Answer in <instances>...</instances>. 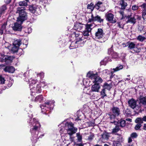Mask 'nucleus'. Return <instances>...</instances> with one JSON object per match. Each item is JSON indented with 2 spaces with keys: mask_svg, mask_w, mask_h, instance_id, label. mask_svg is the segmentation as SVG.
Listing matches in <instances>:
<instances>
[{
  "mask_svg": "<svg viewBox=\"0 0 146 146\" xmlns=\"http://www.w3.org/2000/svg\"><path fill=\"white\" fill-rule=\"evenodd\" d=\"M137 39L140 42H143L146 39V38L142 35H139L137 37Z\"/></svg>",
  "mask_w": 146,
  "mask_h": 146,
  "instance_id": "nucleus-27",
  "label": "nucleus"
},
{
  "mask_svg": "<svg viewBox=\"0 0 146 146\" xmlns=\"http://www.w3.org/2000/svg\"><path fill=\"white\" fill-rule=\"evenodd\" d=\"M141 7L143 8H145L146 7V4L145 3H143L141 6Z\"/></svg>",
  "mask_w": 146,
  "mask_h": 146,
  "instance_id": "nucleus-57",
  "label": "nucleus"
},
{
  "mask_svg": "<svg viewBox=\"0 0 146 146\" xmlns=\"http://www.w3.org/2000/svg\"><path fill=\"white\" fill-rule=\"evenodd\" d=\"M141 126V124H137L135 127V129L136 130H138L139 129Z\"/></svg>",
  "mask_w": 146,
  "mask_h": 146,
  "instance_id": "nucleus-44",
  "label": "nucleus"
},
{
  "mask_svg": "<svg viewBox=\"0 0 146 146\" xmlns=\"http://www.w3.org/2000/svg\"><path fill=\"white\" fill-rule=\"evenodd\" d=\"M94 135L93 134H91L90 135L88 138V140L89 141L92 140L94 137Z\"/></svg>",
  "mask_w": 146,
  "mask_h": 146,
  "instance_id": "nucleus-47",
  "label": "nucleus"
},
{
  "mask_svg": "<svg viewBox=\"0 0 146 146\" xmlns=\"http://www.w3.org/2000/svg\"><path fill=\"white\" fill-rule=\"evenodd\" d=\"M135 44L133 42L130 43L129 45L128 48L130 49L134 48H135Z\"/></svg>",
  "mask_w": 146,
  "mask_h": 146,
  "instance_id": "nucleus-32",
  "label": "nucleus"
},
{
  "mask_svg": "<svg viewBox=\"0 0 146 146\" xmlns=\"http://www.w3.org/2000/svg\"><path fill=\"white\" fill-rule=\"evenodd\" d=\"M128 103L129 106L133 109L135 108L137 110H141V106H139V105H137L136 101L133 99H132L129 100Z\"/></svg>",
  "mask_w": 146,
  "mask_h": 146,
  "instance_id": "nucleus-9",
  "label": "nucleus"
},
{
  "mask_svg": "<svg viewBox=\"0 0 146 146\" xmlns=\"http://www.w3.org/2000/svg\"><path fill=\"white\" fill-rule=\"evenodd\" d=\"M6 23H5L2 26L1 29L3 30H5L6 28Z\"/></svg>",
  "mask_w": 146,
  "mask_h": 146,
  "instance_id": "nucleus-51",
  "label": "nucleus"
},
{
  "mask_svg": "<svg viewBox=\"0 0 146 146\" xmlns=\"http://www.w3.org/2000/svg\"><path fill=\"white\" fill-rule=\"evenodd\" d=\"M11 0H5V2L7 4L11 2Z\"/></svg>",
  "mask_w": 146,
  "mask_h": 146,
  "instance_id": "nucleus-58",
  "label": "nucleus"
},
{
  "mask_svg": "<svg viewBox=\"0 0 146 146\" xmlns=\"http://www.w3.org/2000/svg\"><path fill=\"white\" fill-rule=\"evenodd\" d=\"M12 28L15 31H21L22 27L20 24L16 23H15L14 25L13 26Z\"/></svg>",
  "mask_w": 146,
  "mask_h": 146,
  "instance_id": "nucleus-17",
  "label": "nucleus"
},
{
  "mask_svg": "<svg viewBox=\"0 0 146 146\" xmlns=\"http://www.w3.org/2000/svg\"><path fill=\"white\" fill-rule=\"evenodd\" d=\"M73 125V124L72 122H67L65 124V126H67L68 127L67 133L70 135L75 133L77 131V128L74 127Z\"/></svg>",
  "mask_w": 146,
  "mask_h": 146,
  "instance_id": "nucleus-5",
  "label": "nucleus"
},
{
  "mask_svg": "<svg viewBox=\"0 0 146 146\" xmlns=\"http://www.w3.org/2000/svg\"><path fill=\"white\" fill-rule=\"evenodd\" d=\"M29 10L32 13L37 15L40 13V9L39 7L36 5H30L29 7Z\"/></svg>",
  "mask_w": 146,
  "mask_h": 146,
  "instance_id": "nucleus-7",
  "label": "nucleus"
},
{
  "mask_svg": "<svg viewBox=\"0 0 146 146\" xmlns=\"http://www.w3.org/2000/svg\"><path fill=\"white\" fill-rule=\"evenodd\" d=\"M87 77L94 80L93 82L95 84H98L101 83L102 81L101 78L92 71L89 72L87 74Z\"/></svg>",
  "mask_w": 146,
  "mask_h": 146,
  "instance_id": "nucleus-4",
  "label": "nucleus"
},
{
  "mask_svg": "<svg viewBox=\"0 0 146 146\" xmlns=\"http://www.w3.org/2000/svg\"><path fill=\"white\" fill-rule=\"evenodd\" d=\"M118 27H119V28H123V26H122L121 25L120 23H118Z\"/></svg>",
  "mask_w": 146,
  "mask_h": 146,
  "instance_id": "nucleus-59",
  "label": "nucleus"
},
{
  "mask_svg": "<svg viewBox=\"0 0 146 146\" xmlns=\"http://www.w3.org/2000/svg\"><path fill=\"white\" fill-rule=\"evenodd\" d=\"M134 49V51L136 52H139L140 51L141 49L140 48H138L137 47H135Z\"/></svg>",
  "mask_w": 146,
  "mask_h": 146,
  "instance_id": "nucleus-49",
  "label": "nucleus"
},
{
  "mask_svg": "<svg viewBox=\"0 0 146 146\" xmlns=\"http://www.w3.org/2000/svg\"><path fill=\"white\" fill-rule=\"evenodd\" d=\"M43 98L41 95H39L36 97L34 101L36 102H41L43 100Z\"/></svg>",
  "mask_w": 146,
  "mask_h": 146,
  "instance_id": "nucleus-23",
  "label": "nucleus"
},
{
  "mask_svg": "<svg viewBox=\"0 0 146 146\" xmlns=\"http://www.w3.org/2000/svg\"><path fill=\"white\" fill-rule=\"evenodd\" d=\"M76 43V42H72L71 44H70V47H72L70 48V49H73L74 48H76V46L74 44H75V43Z\"/></svg>",
  "mask_w": 146,
  "mask_h": 146,
  "instance_id": "nucleus-46",
  "label": "nucleus"
},
{
  "mask_svg": "<svg viewBox=\"0 0 146 146\" xmlns=\"http://www.w3.org/2000/svg\"><path fill=\"white\" fill-rule=\"evenodd\" d=\"M95 7H96V9H99V8H100V6L98 4H96L95 5Z\"/></svg>",
  "mask_w": 146,
  "mask_h": 146,
  "instance_id": "nucleus-61",
  "label": "nucleus"
},
{
  "mask_svg": "<svg viewBox=\"0 0 146 146\" xmlns=\"http://www.w3.org/2000/svg\"><path fill=\"white\" fill-rule=\"evenodd\" d=\"M5 81L4 78L2 76L0 75V84H4Z\"/></svg>",
  "mask_w": 146,
  "mask_h": 146,
  "instance_id": "nucleus-33",
  "label": "nucleus"
},
{
  "mask_svg": "<svg viewBox=\"0 0 146 146\" xmlns=\"http://www.w3.org/2000/svg\"><path fill=\"white\" fill-rule=\"evenodd\" d=\"M112 111L113 115L110 116L111 119L115 117V116H118L120 113V110L119 108L117 107H113L112 108Z\"/></svg>",
  "mask_w": 146,
  "mask_h": 146,
  "instance_id": "nucleus-14",
  "label": "nucleus"
},
{
  "mask_svg": "<svg viewBox=\"0 0 146 146\" xmlns=\"http://www.w3.org/2000/svg\"><path fill=\"white\" fill-rule=\"evenodd\" d=\"M126 120L127 121H128L129 122H131L132 121V119L130 118H127L126 119Z\"/></svg>",
  "mask_w": 146,
  "mask_h": 146,
  "instance_id": "nucleus-63",
  "label": "nucleus"
},
{
  "mask_svg": "<svg viewBox=\"0 0 146 146\" xmlns=\"http://www.w3.org/2000/svg\"><path fill=\"white\" fill-rule=\"evenodd\" d=\"M6 72L10 73H13L15 71V68L12 66H7L3 69Z\"/></svg>",
  "mask_w": 146,
  "mask_h": 146,
  "instance_id": "nucleus-16",
  "label": "nucleus"
},
{
  "mask_svg": "<svg viewBox=\"0 0 146 146\" xmlns=\"http://www.w3.org/2000/svg\"><path fill=\"white\" fill-rule=\"evenodd\" d=\"M29 115H28L30 117L29 119L28 120V122L29 123L31 126L30 131L33 136L36 138L35 140L38 138V130L41 127L40 123L36 119L34 118L32 119L33 117L32 114L31 112L29 113Z\"/></svg>",
  "mask_w": 146,
  "mask_h": 146,
  "instance_id": "nucleus-1",
  "label": "nucleus"
},
{
  "mask_svg": "<svg viewBox=\"0 0 146 146\" xmlns=\"http://www.w3.org/2000/svg\"><path fill=\"white\" fill-rule=\"evenodd\" d=\"M111 11L108 12L105 15V17L106 20L109 22L114 23L116 22V20L114 18V15L110 12Z\"/></svg>",
  "mask_w": 146,
  "mask_h": 146,
  "instance_id": "nucleus-6",
  "label": "nucleus"
},
{
  "mask_svg": "<svg viewBox=\"0 0 146 146\" xmlns=\"http://www.w3.org/2000/svg\"><path fill=\"white\" fill-rule=\"evenodd\" d=\"M119 13L120 14L122 15V19H123V17H125L124 15V12L122 11H120L119 12Z\"/></svg>",
  "mask_w": 146,
  "mask_h": 146,
  "instance_id": "nucleus-53",
  "label": "nucleus"
},
{
  "mask_svg": "<svg viewBox=\"0 0 146 146\" xmlns=\"http://www.w3.org/2000/svg\"><path fill=\"white\" fill-rule=\"evenodd\" d=\"M25 7H18L17 9V13L19 14V16L17 18V21L22 23L27 18L26 13L25 11Z\"/></svg>",
  "mask_w": 146,
  "mask_h": 146,
  "instance_id": "nucleus-2",
  "label": "nucleus"
},
{
  "mask_svg": "<svg viewBox=\"0 0 146 146\" xmlns=\"http://www.w3.org/2000/svg\"><path fill=\"white\" fill-rule=\"evenodd\" d=\"M103 87L105 89H106L108 90H110L111 88V85L108 84L107 83H105Z\"/></svg>",
  "mask_w": 146,
  "mask_h": 146,
  "instance_id": "nucleus-28",
  "label": "nucleus"
},
{
  "mask_svg": "<svg viewBox=\"0 0 146 146\" xmlns=\"http://www.w3.org/2000/svg\"><path fill=\"white\" fill-rule=\"evenodd\" d=\"M25 31L26 33H29L32 31V29L30 27H27L25 29Z\"/></svg>",
  "mask_w": 146,
  "mask_h": 146,
  "instance_id": "nucleus-38",
  "label": "nucleus"
},
{
  "mask_svg": "<svg viewBox=\"0 0 146 146\" xmlns=\"http://www.w3.org/2000/svg\"><path fill=\"white\" fill-rule=\"evenodd\" d=\"M142 105H146V97H143L139 99V106H141V108Z\"/></svg>",
  "mask_w": 146,
  "mask_h": 146,
  "instance_id": "nucleus-22",
  "label": "nucleus"
},
{
  "mask_svg": "<svg viewBox=\"0 0 146 146\" xmlns=\"http://www.w3.org/2000/svg\"><path fill=\"white\" fill-rule=\"evenodd\" d=\"M118 138H119V139H118V141H122V137L121 136H119V137H118Z\"/></svg>",
  "mask_w": 146,
  "mask_h": 146,
  "instance_id": "nucleus-56",
  "label": "nucleus"
},
{
  "mask_svg": "<svg viewBox=\"0 0 146 146\" xmlns=\"http://www.w3.org/2000/svg\"><path fill=\"white\" fill-rule=\"evenodd\" d=\"M95 26L94 23L87 24L86 25L85 31L84 33V36H88L89 33H90L92 29Z\"/></svg>",
  "mask_w": 146,
  "mask_h": 146,
  "instance_id": "nucleus-8",
  "label": "nucleus"
},
{
  "mask_svg": "<svg viewBox=\"0 0 146 146\" xmlns=\"http://www.w3.org/2000/svg\"><path fill=\"white\" fill-rule=\"evenodd\" d=\"M37 81L35 80H32L31 79L29 80V88L31 89V88H33V85H34L36 83Z\"/></svg>",
  "mask_w": 146,
  "mask_h": 146,
  "instance_id": "nucleus-26",
  "label": "nucleus"
},
{
  "mask_svg": "<svg viewBox=\"0 0 146 146\" xmlns=\"http://www.w3.org/2000/svg\"><path fill=\"white\" fill-rule=\"evenodd\" d=\"M41 85H43V87H44L46 86H47V84L45 82L42 81V82H41V83L40 84Z\"/></svg>",
  "mask_w": 146,
  "mask_h": 146,
  "instance_id": "nucleus-50",
  "label": "nucleus"
},
{
  "mask_svg": "<svg viewBox=\"0 0 146 146\" xmlns=\"http://www.w3.org/2000/svg\"><path fill=\"white\" fill-rule=\"evenodd\" d=\"M95 38L96 39H100L102 38L104 35L103 30L102 29L99 28L98 29L97 31L95 34Z\"/></svg>",
  "mask_w": 146,
  "mask_h": 146,
  "instance_id": "nucleus-13",
  "label": "nucleus"
},
{
  "mask_svg": "<svg viewBox=\"0 0 146 146\" xmlns=\"http://www.w3.org/2000/svg\"><path fill=\"white\" fill-rule=\"evenodd\" d=\"M38 75H40L41 77V78H43L44 77V74L43 72H41Z\"/></svg>",
  "mask_w": 146,
  "mask_h": 146,
  "instance_id": "nucleus-54",
  "label": "nucleus"
},
{
  "mask_svg": "<svg viewBox=\"0 0 146 146\" xmlns=\"http://www.w3.org/2000/svg\"><path fill=\"white\" fill-rule=\"evenodd\" d=\"M112 54L113 57L115 59L117 58H119L118 54L116 52H114Z\"/></svg>",
  "mask_w": 146,
  "mask_h": 146,
  "instance_id": "nucleus-45",
  "label": "nucleus"
},
{
  "mask_svg": "<svg viewBox=\"0 0 146 146\" xmlns=\"http://www.w3.org/2000/svg\"><path fill=\"white\" fill-rule=\"evenodd\" d=\"M138 135L136 133H133L131 134L130 137L133 138H136Z\"/></svg>",
  "mask_w": 146,
  "mask_h": 146,
  "instance_id": "nucleus-43",
  "label": "nucleus"
},
{
  "mask_svg": "<svg viewBox=\"0 0 146 146\" xmlns=\"http://www.w3.org/2000/svg\"><path fill=\"white\" fill-rule=\"evenodd\" d=\"M102 136L103 139H108L109 137L108 133L106 132L104 133L102 135Z\"/></svg>",
  "mask_w": 146,
  "mask_h": 146,
  "instance_id": "nucleus-35",
  "label": "nucleus"
},
{
  "mask_svg": "<svg viewBox=\"0 0 146 146\" xmlns=\"http://www.w3.org/2000/svg\"><path fill=\"white\" fill-rule=\"evenodd\" d=\"M125 113L127 114L128 115L130 113V112L129 109H127L125 111Z\"/></svg>",
  "mask_w": 146,
  "mask_h": 146,
  "instance_id": "nucleus-55",
  "label": "nucleus"
},
{
  "mask_svg": "<svg viewBox=\"0 0 146 146\" xmlns=\"http://www.w3.org/2000/svg\"><path fill=\"white\" fill-rule=\"evenodd\" d=\"M100 88V86L99 84H95L92 86L91 90L92 91L98 92Z\"/></svg>",
  "mask_w": 146,
  "mask_h": 146,
  "instance_id": "nucleus-19",
  "label": "nucleus"
},
{
  "mask_svg": "<svg viewBox=\"0 0 146 146\" xmlns=\"http://www.w3.org/2000/svg\"><path fill=\"white\" fill-rule=\"evenodd\" d=\"M123 68V66L122 65H120L119 66L115 68H113V70L114 72H116L122 69Z\"/></svg>",
  "mask_w": 146,
  "mask_h": 146,
  "instance_id": "nucleus-34",
  "label": "nucleus"
},
{
  "mask_svg": "<svg viewBox=\"0 0 146 146\" xmlns=\"http://www.w3.org/2000/svg\"><path fill=\"white\" fill-rule=\"evenodd\" d=\"M1 61L5 62L7 64L11 63L13 59L12 57L4 55H2L1 57Z\"/></svg>",
  "mask_w": 146,
  "mask_h": 146,
  "instance_id": "nucleus-11",
  "label": "nucleus"
},
{
  "mask_svg": "<svg viewBox=\"0 0 146 146\" xmlns=\"http://www.w3.org/2000/svg\"><path fill=\"white\" fill-rule=\"evenodd\" d=\"M125 17L128 19V20L126 21L127 23H130L134 24L136 22V20L134 17H131L129 16H125Z\"/></svg>",
  "mask_w": 146,
  "mask_h": 146,
  "instance_id": "nucleus-18",
  "label": "nucleus"
},
{
  "mask_svg": "<svg viewBox=\"0 0 146 146\" xmlns=\"http://www.w3.org/2000/svg\"><path fill=\"white\" fill-rule=\"evenodd\" d=\"M135 122L136 123L141 124L143 123V121L142 119L140 117L137 118L135 120Z\"/></svg>",
  "mask_w": 146,
  "mask_h": 146,
  "instance_id": "nucleus-30",
  "label": "nucleus"
},
{
  "mask_svg": "<svg viewBox=\"0 0 146 146\" xmlns=\"http://www.w3.org/2000/svg\"><path fill=\"white\" fill-rule=\"evenodd\" d=\"M83 27L82 24L80 23H77L74 24L73 28L75 30H78L79 31V30L82 29Z\"/></svg>",
  "mask_w": 146,
  "mask_h": 146,
  "instance_id": "nucleus-21",
  "label": "nucleus"
},
{
  "mask_svg": "<svg viewBox=\"0 0 146 146\" xmlns=\"http://www.w3.org/2000/svg\"><path fill=\"white\" fill-rule=\"evenodd\" d=\"M138 7L135 5H134L132 7V9L133 10H136L138 9Z\"/></svg>",
  "mask_w": 146,
  "mask_h": 146,
  "instance_id": "nucleus-52",
  "label": "nucleus"
},
{
  "mask_svg": "<svg viewBox=\"0 0 146 146\" xmlns=\"http://www.w3.org/2000/svg\"><path fill=\"white\" fill-rule=\"evenodd\" d=\"M21 44V42L20 39L14 40V41L13 42V45L16 46L17 47H19Z\"/></svg>",
  "mask_w": 146,
  "mask_h": 146,
  "instance_id": "nucleus-24",
  "label": "nucleus"
},
{
  "mask_svg": "<svg viewBox=\"0 0 146 146\" xmlns=\"http://www.w3.org/2000/svg\"><path fill=\"white\" fill-rule=\"evenodd\" d=\"M55 102L53 100L46 102L43 105L40 106L42 112L43 113L47 114L49 110H52L54 106Z\"/></svg>",
  "mask_w": 146,
  "mask_h": 146,
  "instance_id": "nucleus-3",
  "label": "nucleus"
},
{
  "mask_svg": "<svg viewBox=\"0 0 146 146\" xmlns=\"http://www.w3.org/2000/svg\"><path fill=\"white\" fill-rule=\"evenodd\" d=\"M142 17L143 19L146 21V10H144L143 11L142 13Z\"/></svg>",
  "mask_w": 146,
  "mask_h": 146,
  "instance_id": "nucleus-41",
  "label": "nucleus"
},
{
  "mask_svg": "<svg viewBox=\"0 0 146 146\" xmlns=\"http://www.w3.org/2000/svg\"><path fill=\"white\" fill-rule=\"evenodd\" d=\"M59 130V132L60 133V135H61V137H62L63 136V133L64 130V122L62 121L61 123H60L58 125Z\"/></svg>",
  "mask_w": 146,
  "mask_h": 146,
  "instance_id": "nucleus-20",
  "label": "nucleus"
},
{
  "mask_svg": "<svg viewBox=\"0 0 146 146\" xmlns=\"http://www.w3.org/2000/svg\"><path fill=\"white\" fill-rule=\"evenodd\" d=\"M87 8L89 9H90L92 11L94 9V4L92 3H91L90 4H88Z\"/></svg>",
  "mask_w": 146,
  "mask_h": 146,
  "instance_id": "nucleus-37",
  "label": "nucleus"
},
{
  "mask_svg": "<svg viewBox=\"0 0 146 146\" xmlns=\"http://www.w3.org/2000/svg\"><path fill=\"white\" fill-rule=\"evenodd\" d=\"M119 3L121 6V8L122 9H125L127 5V3L123 0H121L119 2Z\"/></svg>",
  "mask_w": 146,
  "mask_h": 146,
  "instance_id": "nucleus-25",
  "label": "nucleus"
},
{
  "mask_svg": "<svg viewBox=\"0 0 146 146\" xmlns=\"http://www.w3.org/2000/svg\"><path fill=\"white\" fill-rule=\"evenodd\" d=\"M89 15L91 17V18L89 19L88 20V23L91 22L93 21H97L100 22H103V20L98 15L94 17L92 13L90 14Z\"/></svg>",
  "mask_w": 146,
  "mask_h": 146,
  "instance_id": "nucleus-10",
  "label": "nucleus"
},
{
  "mask_svg": "<svg viewBox=\"0 0 146 146\" xmlns=\"http://www.w3.org/2000/svg\"><path fill=\"white\" fill-rule=\"evenodd\" d=\"M76 135L78 140L79 141H80L82 140V136L80 135L78 133H77Z\"/></svg>",
  "mask_w": 146,
  "mask_h": 146,
  "instance_id": "nucleus-48",
  "label": "nucleus"
},
{
  "mask_svg": "<svg viewBox=\"0 0 146 146\" xmlns=\"http://www.w3.org/2000/svg\"><path fill=\"white\" fill-rule=\"evenodd\" d=\"M12 47V50L14 52H16L17 51L18 48L19 47H17L16 46H15L14 45Z\"/></svg>",
  "mask_w": 146,
  "mask_h": 146,
  "instance_id": "nucleus-42",
  "label": "nucleus"
},
{
  "mask_svg": "<svg viewBox=\"0 0 146 146\" xmlns=\"http://www.w3.org/2000/svg\"><path fill=\"white\" fill-rule=\"evenodd\" d=\"M119 129L120 128L119 126H116L113 129L112 132L113 133H116L118 131Z\"/></svg>",
  "mask_w": 146,
  "mask_h": 146,
  "instance_id": "nucleus-39",
  "label": "nucleus"
},
{
  "mask_svg": "<svg viewBox=\"0 0 146 146\" xmlns=\"http://www.w3.org/2000/svg\"><path fill=\"white\" fill-rule=\"evenodd\" d=\"M41 85L40 84H37L36 88L33 87V88H31L30 90H31V95H33V93H39L41 92L42 90L41 89Z\"/></svg>",
  "mask_w": 146,
  "mask_h": 146,
  "instance_id": "nucleus-12",
  "label": "nucleus"
},
{
  "mask_svg": "<svg viewBox=\"0 0 146 146\" xmlns=\"http://www.w3.org/2000/svg\"><path fill=\"white\" fill-rule=\"evenodd\" d=\"M113 146H121V145L119 141H116L113 142Z\"/></svg>",
  "mask_w": 146,
  "mask_h": 146,
  "instance_id": "nucleus-40",
  "label": "nucleus"
},
{
  "mask_svg": "<svg viewBox=\"0 0 146 146\" xmlns=\"http://www.w3.org/2000/svg\"><path fill=\"white\" fill-rule=\"evenodd\" d=\"M74 33L75 35V37L76 38V43L82 40V33L78 31H76V32Z\"/></svg>",
  "mask_w": 146,
  "mask_h": 146,
  "instance_id": "nucleus-15",
  "label": "nucleus"
},
{
  "mask_svg": "<svg viewBox=\"0 0 146 146\" xmlns=\"http://www.w3.org/2000/svg\"><path fill=\"white\" fill-rule=\"evenodd\" d=\"M143 121H146V116H144L142 119Z\"/></svg>",
  "mask_w": 146,
  "mask_h": 146,
  "instance_id": "nucleus-62",
  "label": "nucleus"
},
{
  "mask_svg": "<svg viewBox=\"0 0 146 146\" xmlns=\"http://www.w3.org/2000/svg\"><path fill=\"white\" fill-rule=\"evenodd\" d=\"M143 129L146 130V123L144 124V125Z\"/></svg>",
  "mask_w": 146,
  "mask_h": 146,
  "instance_id": "nucleus-64",
  "label": "nucleus"
},
{
  "mask_svg": "<svg viewBox=\"0 0 146 146\" xmlns=\"http://www.w3.org/2000/svg\"><path fill=\"white\" fill-rule=\"evenodd\" d=\"M27 1H23L19 2V4L20 6H27Z\"/></svg>",
  "mask_w": 146,
  "mask_h": 146,
  "instance_id": "nucleus-29",
  "label": "nucleus"
},
{
  "mask_svg": "<svg viewBox=\"0 0 146 146\" xmlns=\"http://www.w3.org/2000/svg\"><path fill=\"white\" fill-rule=\"evenodd\" d=\"M125 121L124 120H121L119 122V123H118V125H119L121 127H123L125 126Z\"/></svg>",
  "mask_w": 146,
  "mask_h": 146,
  "instance_id": "nucleus-36",
  "label": "nucleus"
},
{
  "mask_svg": "<svg viewBox=\"0 0 146 146\" xmlns=\"http://www.w3.org/2000/svg\"><path fill=\"white\" fill-rule=\"evenodd\" d=\"M131 137L129 138H128V143H130V142H131L132 141V140L131 139Z\"/></svg>",
  "mask_w": 146,
  "mask_h": 146,
  "instance_id": "nucleus-60",
  "label": "nucleus"
},
{
  "mask_svg": "<svg viewBox=\"0 0 146 146\" xmlns=\"http://www.w3.org/2000/svg\"><path fill=\"white\" fill-rule=\"evenodd\" d=\"M105 89H102L101 92V98H104L107 95L106 93Z\"/></svg>",
  "mask_w": 146,
  "mask_h": 146,
  "instance_id": "nucleus-31",
  "label": "nucleus"
}]
</instances>
